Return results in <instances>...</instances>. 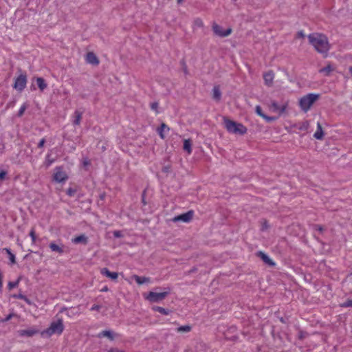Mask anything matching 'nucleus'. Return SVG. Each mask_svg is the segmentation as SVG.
Listing matches in <instances>:
<instances>
[{"label":"nucleus","mask_w":352,"mask_h":352,"mask_svg":"<svg viewBox=\"0 0 352 352\" xmlns=\"http://www.w3.org/2000/svg\"><path fill=\"white\" fill-rule=\"evenodd\" d=\"M309 43L315 48V50L320 53L327 55L329 50V44L326 36L313 33L308 36Z\"/></svg>","instance_id":"nucleus-1"},{"label":"nucleus","mask_w":352,"mask_h":352,"mask_svg":"<svg viewBox=\"0 0 352 352\" xmlns=\"http://www.w3.org/2000/svg\"><path fill=\"white\" fill-rule=\"evenodd\" d=\"M223 122L225 128L230 133L244 135L247 133V128L241 123L234 122L226 118H223Z\"/></svg>","instance_id":"nucleus-2"},{"label":"nucleus","mask_w":352,"mask_h":352,"mask_svg":"<svg viewBox=\"0 0 352 352\" xmlns=\"http://www.w3.org/2000/svg\"><path fill=\"white\" fill-rule=\"evenodd\" d=\"M320 95L316 94H308L302 97L299 101L301 109L307 112L309 110L313 104L319 98Z\"/></svg>","instance_id":"nucleus-3"},{"label":"nucleus","mask_w":352,"mask_h":352,"mask_svg":"<svg viewBox=\"0 0 352 352\" xmlns=\"http://www.w3.org/2000/svg\"><path fill=\"white\" fill-rule=\"evenodd\" d=\"M64 330V325L62 319H58L57 321L52 322L49 328L42 332V335H47L51 336L53 334H61Z\"/></svg>","instance_id":"nucleus-4"},{"label":"nucleus","mask_w":352,"mask_h":352,"mask_svg":"<svg viewBox=\"0 0 352 352\" xmlns=\"http://www.w3.org/2000/svg\"><path fill=\"white\" fill-rule=\"evenodd\" d=\"M168 294L169 292L160 293L150 292L145 298L151 302H159L162 301L168 296Z\"/></svg>","instance_id":"nucleus-5"},{"label":"nucleus","mask_w":352,"mask_h":352,"mask_svg":"<svg viewBox=\"0 0 352 352\" xmlns=\"http://www.w3.org/2000/svg\"><path fill=\"white\" fill-rule=\"evenodd\" d=\"M27 84V76L26 74H21L17 77L14 83V88L19 91H22Z\"/></svg>","instance_id":"nucleus-6"},{"label":"nucleus","mask_w":352,"mask_h":352,"mask_svg":"<svg viewBox=\"0 0 352 352\" xmlns=\"http://www.w3.org/2000/svg\"><path fill=\"white\" fill-rule=\"evenodd\" d=\"M194 212L192 210H189L186 213L179 214L178 216L175 217L173 219V221L177 222V221H183L188 223L190 221L193 217Z\"/></svg>","instance_id":"nucleus-7"},{"label":"nucleus","mask_w":352,"mask_h":352,"mask_svg":"<svg viewBox=\"0 0 352 352\" xmlns=\"http://www.w3.org/2000/svg\"><path fill=\"white\" fill-rule=\"evenodd\" d=\"M212 30L216 35L221 36V37L228 36L232 32L231 28H228L226 30H223V28L220 25H219L216 23L213 24Z\"/></svg>","instance_id":"nucleus-8"},{"label":"nucleus","mask_w":352,"mask_h":352,"mask_svg":"<svg viewBox=\"0 0 352 352\" xmlns=\"http://www.w3.org/2000/svg\"><path fill=\"white\" fill-rule=\"evenodd\" d=\"M287 106V103L285 102L281 106L278 105V104L274 101L272 100L271 102V107L274 112H278L279 113H283L285 111L286 108Z\"/></svg>","instance_id":"nucleus-9"},{"label":"nucleus","mask_w":352,"mask_h":352,"mask_svg":"<svg viewBox=\"0 0 352 352\" xmlns=\"http://www.w3.org/2000/svg\"><path fill=\"white\" fill-rule=\"evenodd\" d=\"M38 333V331L34 329H22L18 331V334L21 337H32Z\"/></svg>","instance_id":"nucleus-10"},{"label":"nucleus","mask_w":352,"mask_h":352,"mask_svg":"<svg viewBox=\"0 0 352 352\" xmlns=\"http://www.w3.org/2000/svg\"><path fill=\"white\" fill-rule=\"evenodd\" d=\"M86 61L87 63L94 65H98L99 64V60L98 57L94 52H88L86 55Z\"/></svg>","instance_id":"nucleus-11"},{"label":"nucleus","mask_w":352,"mask_h":352,"mask_svg":"<svg viewBox=\"0 0 352 352\" xmlns=\"http://www.w3.org/2000/svg\"><path fill=\"white\" fill-rule=\"evenodd\" d=\"M255 111L256 113L260 116L261 117H262L263 119H265L267 122H272L274 120H276V118L275 117H272V116H268L265 114H264L262 111V109L261 107L259 106V105H257L255 108Z\"/></svg>","instance_id":"nucleus-12"},{"label":"nucleus","mask_w":352,"mask_h":352,"mask_svg":"<svg viewBox=\"0 0 352 352\" xmlns=\"http://www.w3.org/2000/svg\"><path fill=\"white\" fill-rule=\"evenodd\" d=\"M54 180L58 182H63L67 179V176L65 172L60 170V168H57L56 172L54 173Z\"/></svg>","instance_id":"nucleus-13"},{"label":"nucleus","mask_w":352,"mask_h":352,"mask_svg":"<svg viewBox=\"0 0 352 352\" xmlns=\"http://www.w3.org/2000/svg\"><path fill=\"white\" fill-rule=\"evenodd\" d=\"M274 78V74L273 73L272 71H270V72L264 74L263 79H264L265 85H267L268 87H271L273 83Z\"/></svg>","instance_id":"nucleus-14"},{"label":"nucleus","mask_w":352,"mask_h":352,"mask_svg":"<svg viewBox=\"0 0 352 352\" xmlns=\"http://www.w3.org/2000/svg\"><path fill=\"white\" fill-rule=\"evenodd\" d=\"M257 254L263 260V261L265 263H266L270 266L275 265V263L273 262V261L264 252L260 251L257 253Z\"/></svg>","instance_id":"nucleus-15"},{"label":"nucleus","mask_w":352,"mask_h":352,"mask_svg":"<svg viewBox=\"0 0 352 352\" xmlns=\"http://www.w3.org/2000/svg\"><path fill=\"white\" fill-rule=\"evenodd\" d=\"M116 336H117V334L114 333L113 331H111L110 330H104V331H101L98 335V337L100 338L106 337V338H109L110 340H113Z\"/></svg>","instance_id":"nucleus-16"},{"label":"nucleus","mask_w":352,"mask_h":352,"mask_svg":"<svg viewBox=\"0 0 352 352\" xmlns=\"http://www.w3.org/2000/svg\"><path fill=\"white\" fill-rule=\"evenodd\" d=\"M101 273L106 276L107 277L110 278L112 280H115L118 278V273L116 272H110L107 268H102L101 270Z\"/></svg>","instance_id":"nucleus-17"},{"label":"nucleus","mask_w":352,"mask_h":352,"mask_svg":"<svg viewBox=\"0 0 352 352\" xmlns=\"http://www.w3.org/2000/svg\"><path fill=\"white\" fill-rule=\"evenodd\" d=\"M314 137L317 140H322L324 137V132L322 126L319 122L317 124V130L314 134Z\"/></svg>","instance_id":"nucleus-18"},{"label":"nucleus","mask_w":352,"mask_h":352,"mask_svg":"<svg viewBox=\"0 0 352 352\" xmlns=\"http://www.w3.org/2000/svg\"><path fill=\"white\" fill-rule=\"evenodd\" d=\"M221 98V92L219 86H214L212 89V98L219 102Z\"/></svg>","instance_id":"nucleus-19"},{"label":"nucleus","mask_w":352,"mask_h":352,"mask_svg":"<svg viewBox=\"0 0 352 352\" xmlns=\"http://www.w3.org/2000/svg\"><path fill=\"white\" fill-rule=\"evenodd\" d=\"M82 117V113L76 110L74 113V120L73 124L74 125H79L80 124L81 120Z\"/></svg>","instance_id":"nucleus-20"},{"label":"nucleus","mask_w":352,"mask_h":352,"mask_svg":"<svg viewBox=\"0 0 352 352\" xmlns=\"http://www.w3.org/2000/svg\"><path fill=\"white\" fill-rule=\"evenodd\" d=\"M87 241H88L87 237L84 234L78 236L72 239V242L74 243H76V244L77 243L87 244Z\"/></svg>","instance_id":"nucleus-21"},{"label":"nucleus","mask_w":352,"mask_h":352,"mask_svg":"<svg viewBox=\"0 0 352 352\" xmlns=\"http://www.w3.org/2000/svg\"><path fill=\"white\" fill-rule=\"evenodd\" d=\"M36 80L37 85L41 91H43L44 89H45L47 88V85L43 78L38 77L36 78Z\"/></svg>","instance_id":"nucleus-22"},{"label":"nucleus","mask_w":352,"mask_h":352,"mask_svg":"<svg viewBox=\"0 0 352 352\" xmlns=\"http://www.w3.org/2000/svg\"><path fill=\"white\" fill-rule=\"evenodd\" d=\"M184 150L186 151L188 154L192 153V142L190 140H184Z\"/></svg>","instance_id":"nucleus-23"},{"label":"nucleus","mask_w":352,"mask_h":352,"mask_svg":"<svg viewBox=\"0 0 352 352\" xmlns=\"http://www.w3.org/2000/svg\"><path fill=\"white\" fill-rule=\"evenodd\" d=\"M297 129L302 131H307L309 127V122L307 120H305L301 123H299L298 124L296 125Z\"/></svg>","instance_id":"nucleus-24"},{"label":"nucleus","mask_w":352,"mask_h":352,"mask_svg":"<svg viewBox=\"0 0 352 352\" xmlns=\"http://www.w3.org/2000/svg\"><path fill=\"white\" fill-rule=\"evenodd\" d=\"M50 248L52 251L56 252L59 254H63L64 252L63 247H60L54 243H51L50 244Z\"/></svg>","instance_id":"nucleus-25"},{"label":"nucleus","mask_w":352,"mask_h":352,"mask_svg":"<svg viewBox=\"0 0 352 352\" xmlns=\"http://www.w3.org/2000/svg\"><path fill=\"white\" fill-rule=\"evenodd\" d=\"M165 130L168 131L169 127L166 124L162 123L160 127L158 129V133L162 139L165 138V135L164 134V131H165Z\"/></svg>","instance_id":"nucleus-26"},{"label":"nucleus","mask_w":352,"mask_h":352,"mask_svg":"<svg viewBox=\"0 0 352 352\" xmlns=\"http://www.w3.org/2000/svg\"><path fill=\"white\" fill-rule=\"evenodd\" d=\"M333 71V68L330 64L327 66L320 69L319 72L321 74H324L325 76H329L330 73Z\"/></svg>","instance_id":"nucleus-27"},{"label":"nucleus","mask_w":352,"mask_h":352,"mask_svg":"<svg viewBox=\"0 0 352 352\" xmlns=\"http://www.w3.org/2000/svg\"><path fill=\"white\" fill-rule=\"evenodd\" d=\"M135 282L139 285H142L145 283L149 282V278L146 277H141L137 275L134 276Z\"/></svg>","instance_id":"nucleus-28"},{"label":"nucleus","mask_w":352,"mask_h":352,"mask_svg":"<svg viewBox=\"0 0 352 352\" xmlns=\"http://www.w3.org/2000/svg\"><path fill=\"white\" fill-rule=\"evenodd\" d=\"M152 309H153V310H154L155 311H158L160 314H162L163 315H166V316L168 315L170 312V310L164 309L162 307H158V306H155Z\"/></svg>","instance_id":"nucleus-29"},{"label":"nucleus","mask_w":352,"mask_h":352,"mask_svg":"<svg viewBox=\"0 0 352 352\" xmlns=\"http://www.w3.org/2000/svg\"><path fill=\"white\" fill-rule=\"evenodd\" d=\"M3 251H5L9 255V259H10L11 264H15L16 263L15 255L12 253L10 250L8 248H3Z\"/></svg>","instance_id":"nucleus-30"},{"label":"nucleus","mask_w":352,"mask_h":352,"mask_svg":"<svg viewBox=\"0 0 352 352\" xmlns=\"http://www.w3.org/2000/svg\"><path fill=\"white\" fill-rule=\"evenodd\" d=\"M192 329V327L190 325H184L181 326L177 329V331L179 333H188L190 332Z\"/></svg>","instance_id":"nucleus-31"},{"label":"nucleus","mask_w":352,"mask_h":352,"mask_svg":"<svg viewBox=\"0 0 352 352\" xmlns=\"http://www.w3.org/2000/svg\"><path fill=\"white\" fill-rule=\"evenodd\" d=\"M194 24L195 26L198 28H202L204 26V23L202 20L199 18H197L194 21Z\"/></svg>","instance_id":"nucleus-32"},{"label":"nucleus","mask_w":352,"mask_h":352,"mask_svg":"<svg viewBox=\"0 0 352 352\" xmlns=\"http://www.w3.org/2000/svg\"><path fill=\"white\" fill-rule=\"evenodd\" d=\"M19 283V280H16V281H15V282H9V283H8V289H9L10 290H11V289H12L13 288H14V287H17V285H18Z\"/></svg>","instance_id":"nucleus-33"},{"label":"nucleus","mask_w":352,"mask_h":352,"mask_svg":"<svg viewBox=\"0 0 352 352\" xmlns=\"http://www.w3.org/2000/svg\"><path fill=\"white\" fill-rule=\"evenodd\" d=\"M340 307H352V300H347L346 302L340 304Z\"/></svg>","instance_id":"nucleus-34"},{"label":"nucleus","mask_w":352,"mask_h":352,"mask_svg":"<svg viewBox=\"0 0 352 352\" xmlns=\"http://www.w3.org/2000/svg\"><path fill=\"white\" fill-rule=\"evenodd\" d=\"M30 236L32 238V243H34L36 241V234L34 228H32V230L30 232Z\"/></svg>","instance_id":"nucleus-35"},{"label":"nucleus","mask_w":352,"mask_h":352,"mask_svg":"<svg viewBox=\"0 0 352 352\" xmlns=\"http://www.w3.org/2000/svg\"><path fill=\"white\" fill-rule=\"evenodd\" d=\"M14 316H15V314L14 313L10 314L4 319L1 320V322H8V320H10Z\"/></svg>","instance_id":"nucleus-36"},{"label":"nucleus","mask_w":352,"mask_h":352,"mask_svg":"<svg viewBox=\"0 0 352 352\" xmlns=\"http://www.w3.org/2000/svg\"><path fill=\"white\" fill-rule=\"evenodd\" d=\"M25 109H26V106L25 104L21 106V107L20 108V109L18 112V116H21L24 113V111H25Z\"/></svg>","instance_id":"nucleus-37"},{"label":"nucleus","mask_w":352,"mask_h":352,"mask_svg":"<svg viewBox=\"0 0 352 352\" xmlns=\"http://www.w3.org/2000/svg\"><path fill=\"white\" fill-rule=\"evenodd\" d=\"M76 193V190L72 188H69L67 190V194L69 195V196H74V194Z\"/></svg>","instance_id":"nucleus-38"},{"label":"nucleus","mask_w":352,"mask_h":352,"mask_svg":"<svg viewBox=\"0 0 352 352\" xmlns=\"http://www.w3.org/2000/svg\"><path fill=\"white\" fill-rule=\"evenodd\" d=\"M151 108L155 111H157V108H158V103L157 102H153L151 104Z\"/></svg>","instance_id":"nucleus-39"},{"label":"nucleus","mask_w":352,"mask_h":352,"mask_svg":"<svg viewBox=\"0 0 352 352\" xmlns=\"http://www.w3.org/2000/svg\"><path fill=\"white\" fill-rule=\"evenodd\" d=\"M45 143V138L41 139L38 144V147L43 148L44 146Z\"/></svg>","instance_id":"nucleus-40"},{"label":"nucleus","mask_w":352,"mask_h":352,"mask_svg":"<svg viewBox=\"0 0 352 352\" xmlns=\"http://www.w3.org/2000/svg\"><path fill=\"white\" fill-rule=\"evenodd\" d=\"M7 173L4 170L0 172V179L3 180L6 178Z\"/></svg>","instance_id":"nucleus-41"},{"label":"nucleus","mask_w":352,"mask_h":352,"mask_svg":"<svg viewBox=\"0 0 352 352\" xmlns=\"http://www.w3.org/2000/svg\"><path fill=\"white\" fill-rule=\"evenodd\" d=\"M101 307L98 305H94L91 307V311H99Z\"/></svg>","instance_id":"nucleus-42"},{"label":"nucleus","mask_w":352,"mask_h":352,"mask_svg":"<svg viewBox=\"0 0 352 352\" xmlns=\"http://www.w3.org/2000/svg\"><path fill=\"white\" fill-rule=\"evenodd\" d=\"M306 336H307L306 333H305L303 331H300L299 332V335H298V338H299V339L302 340V339H304L306 337Z\"/></svg>","instance_id":"nucleus-43"},{"label":"nucleus","mask_w":352,"mask_h":352,"mask_svg":"<svg viewBox=\"0 0 352 352\" xmlns=\"http://www.w3.org/2000/svg\"><path fill=\"white\" fill-rule=\"evenodd\" d=\"M314 228L320 232H322L324 230L323 227L320 225H314Z\"/></svg>","instance_id":"nucleus-44"},{"label":"nucleus","mask_w":352,"mask_h":352,"mask_svg":"<svg viewBox=\"0 0 352 352\" xmlns=\"http://www.w3.org/2000/svg\"><path fill=\"white\" fill-rule=\"evenodd\" d=\"M113 235L115 237H118V238L121 237L122 236L120 231H115L113 232Z\"/></svg>","instance_id":"nucleus-45"},{"label":"nucleus","mask_w":352,"mask_h":352,"mask_svg":"<svg viewBox=\"0 0 352 352\" xmlns=\"http://www.w3.org/2000/svg\"><path fill=\"white\" fill-rule=\"evenodd\" d=\"M305 36V34L303 33L302 31H300L297 34V37L298 38H304Z\"/></svg>","instance_id":"nucleus-46"},{"label":"nucleus","mask_w":352,"mask_h":352,"mask_svg":"<svg viewBox=\"0 0 352 352\" xmlns=\"http://www.w3.org/2000/svg\"><path fill=\"white\" fill-rule=\"evenodd\" d=\"M109 352H123V351L119 350L118 349H111Z\"/></svg>","instance_id":"nucleus-47"},{"label":"nucleus","mask_w":352,"mask_h":352,"mask_svg":"<svg viewBox=\"0 0 352 352\" xmlns=\"http://www.w3.org/2000/svg\"><path fill=\"white\" fill-rule=\"evenodd\" d=\"M182 1H183V0H177V3H178V4H180V3H182Z\"/></svg>","instance_id":"nucleus-48"},{"label":"nucleus","mask_w":352,"mask_h":352,"mask_svg":"<svg viewBox=\"0 0 352 352\" xmlns=\"http://www.w3.org/2000/svg\"><path fill=\"white\" fill-rule=\"evenodd\" d=\"M264 228H267V225L266 223V222L265 223L264 226H263Z\"/></svg>","instance_id":"nucleus-49"},{"label":"nucleus","mask_w":352,"mask_h":352,"mask_svg":"<svg viewBox=\"0 0 352 352\" xmlns=\"http://www.w3.org/2000/svg\"><path fill=\"white\" fill-rule=\"evenodd\" d=\"M19 298H21V299L24 298V297H23V295H20V296H19Z\"/></svg>","instance_id":"nucleus-50"},{"label":"nucleus","mask_w":352,"mask_h":352,"mask_svg":"<svg viewBox=\"0 0 352 352\" xmlns=\"http://www.w3.org/2000/svg\"><path fill=\"white\" fill-rule=\"evenodd\" d=\"M88 164H89V163H88V162H84V165H85V166H87Z\"/></svg>","instance_id":"nucleus-51"},{"label":"nucleus","mask_w":352,"mask_h":352,"mask_svg":"<svg viewBox=\"0 0 352 352\" xmlns=\"http://www.w3.org/2000/svg\"><path fill=\"white\" fill-rule=\"evenodd\" d=\"M102 290H104V291H107V288H104V289H103Z\"/></svg>","instance_id":"nucleus-52"}]
</instances>
